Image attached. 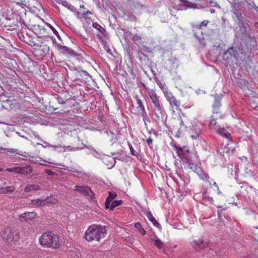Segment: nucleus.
I'll list each match as a JSON object with an SVG mask.
<instances>
[{"label": "nucleus", "mask_w": 258, "mask_h": 258, "mask_svg": "<svg viewBox=\"0 0 258 258\" xmlns=\"http://www.w3.org/2000/svg\"><path fill=\"white\" fill-rule=\"evenodd\" d=\"M175 150L180 161L183 164H187V168L193 171L197 169V162L198 157L197 155L190 152L185 147H175Z\"/></svg>", "instance_id": "nucleus-1"}, {"label": "nucleus", "mask_w": 258, "mask_h": 258, "mask_svg": "<svg viewBox=\"0 0 258 258\" xmlns=\"http://www.w3.org/2000/svg\"><path fill=\"white\" fill-rule=\"evenodd\" d=\"M106 233L105 227L100 225L90 226L85 233V238L88 241L96 240L99 241L104 237Z\"/></svg>", "instance_id": "nucleus-2"}, {"label": "nucleus", "mask_w": 258, "mask_h": 258, "mask_svg": "<svg viewBox=\"0 0 258 258\" xmlns=\"http://www.w3.org/2000/svg\"><path fill=\"white\" fill-rule=\"evenodd\" d=\"M146 90L148 96L151 100L152 103L153 104V110L154 111V115L156 118V120L159 121L160 119V115L163 114L164 109L162 107L159 100V96L157 95L155 91L153 89H150L148 88H146Z\"/></svg>", "instance_id": "nucleus-3"}, {"label": "nucleus", "mask_w": 258, "mask_h": 258, "mask_svg": "<svg viewBox=\"0 0 258 258\" xmlns=\"http://www.w3.org/2000/svg\"><path fill=\"white\" fill-rule=\"evenodd\" d=\"M42 245L57 248L60 245L58 236L51 232H46L43 233L39 239Z\"/></svg>", "instance_id": "nucleus-4"}, {"label": "nucleus", "mask_w": 258, "mask_h": 258, "mask_svg": "<svg viewBox=\"0 0 258 258\" xmlns=\"http://www.w3.org/2000/svg\"><path fill=\"white\" fill-rule=\"evenodd\" d=\"M57 202L56 199L52 197H48L45 199H37L31 201V204L33 206L36 207L44 206L47 204H55Z\"/></svg>", "instance_id": "nucleus-5"}, {"label": "nucleus", "mask_w": 258, "mask_h": 258, "mask_svg": "<svg viewBox=\"0 0 258 258\" xmlns=\"http://www.w3.org/2000/svg\"><path fill=\"white\" fill-rule=\"evenodd\" d=\"M102 162L106 165L108 169L113 167L116 163L114 158L108 155H103L102 157Z\"/></svg>", "instance_id": "nucleus-6"}, {"label": "nucleus", "mask_w": 258, "mask_h": 258, "mask_svg": "<svg viewBox=\"0 0 258 258\" xmlns=\"http://www.w3.org/2000/svg\"><path fill=\"white\" fill-rule=\"evenodd\" d=\"M2 106L6 109H12L16 107L17 101L14 99H7L2 100Z\"/></svg>", "instance_id": "nucleus-7"}, {"label": "nucleus", "mask_w": 258, "mask_h": 258, "mask_svg": "<svg viewBox=\"0 0 258 258\" xmlns=\"http://www.w3.org/2000/svg\"><path fill=\"white\" fill-rule=\"evenodd\" d=\"M214 131L217 134L224 137L227 139H229L230 137V134L224 128L219 126H216L215 128H214Z\"/></svg>", "instance_id": "nucleus-8"}, {"label": "nucleus", "mask_w": 258, "mask_h": 258, "mask_svg": "<svg viewBox=\"0 0 258 258\" xmlns=\"http://www.w3.org/2000/svg\"><path fill=\"white\" fill-rule=\"evenodd\" d=\"M36 216V213L35 212H25L19 216V220L21 221H28L34 219Z\"/></svg>", "instance_id": "nucleus-9"}, {"label": "nucleus", "mask_w": 258, "mask_h": 258, "mask_svg": "<svg viewBox=\"0 0 258 258\" xmlns=\"http://www.w3.org/2000/svg\"><path fill=\"white\" fill-rule=\"evenodd\" d=\"M192 246L196 249V250H201L203 248H204L206 245L207 243L204 242V240L199 239L198 240H194L191 243Z\"/></svg>", "instance_id": "nucleus-10"}, {"label": "nucleus", "mask_w": 258, "mask_h": 258, "mask_svg": "<svg viewBox=\"0 0 258 258\" xmlns=\"http://www.w3.org/2000/svg\"><path fill=\"white\" fill-rule=\"evenodd\" d=\"M201 133V130L198 125H192L190 132V137L193 139H198Z\"/></svg>", "instance_id": "nucleus-11"}, {"label": "nucleus", "mask_w": 258, "mask_h": 258, "mask_svg": "<svg viewBox=\"0 0 258 258\" xmlns=\"http://www.w3.org/2000/svg\"><path fill=\"white\" fill-rule=\"evenodd\" d=\"M75 190H77L79 192L84 194V195H89V193L91 192V190L90 187L88 186H79L76 185L75 186Z\"/></svg>", "instance_id": "nucleus-12"}, {"label": "nucleus", "mask_w": 258, "mask_h": 258, "mask_svg": "<svg viewBox=\"0 0 258 258\" xmlns=\"http://www.w3.org/2000/svg\"><path fill=\"white\" fill-rule=\"evenodd\" d=\"M108 194V197L105 203V208L106 209H109V208H110V204L116 197V194L113 192L109 191Z\"/></svg>", "instance_id": "nucleus-13"}, {"label": "nucleus", "mask_w": 258, "mask_h": 258, "mask_svg": "<svg viewBox=\"0 0 258 258\" xmlns=\"http://www.w3.org/2000/svg\"><path fill=\"white\" fill-rule=\"evenodd\" d=\"M59 50L64 54H70L72 56H76L77 55L76 52L74 50L66 46H60L59 47Z\"/></svg>", "instance_id": "nucleus-14"}, {"label": "nucleus", "mask_w": 258, "mask_h": 258, "mask_svg": "<svg viewBox=\"0 0 258 258\" xmlns=\"http://www.w3.org/2000/svg\"><path fill=\"white\" fill-rule=\"evenodd\" d=\"M3 238H5L7 242L10 244H12L13 243L16 242L18 239V234L14 235L13 234H8L6 237H3Z\"/></svg>", "instance_id": "nucleus-15"}, {"label": "nucleus", "mask_w": 258, "mask_h": 258, "mask_svg": "<svg viewBox=\"0 0 258 258\" xmlns=\"http://www.w3.org/2000/svg\"><path fill=\"white\" fill-rule=\"evenodd\" d=\"M162 90L164 96L168 101L174 97L172 93L168 90L165 84L164 85V87H162Z\"/></svg>", "instance_id": "nucleus-16"}, {"label": "nucleus", "mask_w": 258, "mask_h": 258, "mask_svg": "<svg viewBox=\"0 0 258 258\" xmlns=\"http://www.w3.org/2000/svg\"><path fill=\"white\" fill-rule=\"evenodd\" d=\"M92 26L93 27V28L97 30L101 34V36L98 35V37L100 38H103V37L105 36V30L104 28L102 27L101 26H100L99 24H98L97 23H93Z\"/></svg>", "instance_id": "nucleus-17"}, {"label": "nucleus", "mask_w": 258, "mask_h": 258, "mask_svg": "<svg viewBox=\"0 0 258 258\" xmlns=\"http://www.w3.org/2000/svg\"><path fill=\"white\" fill-rule=\"evenodd\" d=\"M245 37V41L247 45L250 47H254L256 44V40L254 37H251L249 35H246Z\"/></svg>", "instance_id": "nucleus-18"}, {"label": "nucleus", "mask_w": 258, "mask_h": 258, "mask_svg": "<svg viewBox=\"0 0 258 258\" xmlns=\"http://www.w3.org/2000/svg\"><path fill=\"white\" fill-rule=\"evenodd\" d=\"M147 217H148L149 220L151 221L155 226L159 229L161 228L160 224L158 222L155 218L150 212L147 214Z\"/></svg>", "instance_id": "nucleus-19"}, {"label": "nucleus", "mask_w": 258, "mask_h": 258, "mask_svg": "<svg viewBox=\"0 0 258 258\" xmlns=\"http://www.w3.org/2000/svg\"><path fill=\"white\" fill-rule=\"evenodd\" d=\"M15 189L13 186H7L4 187L0 186V194H9L13 192Z\"/></svg>", "instance_id": "nucleus-20"}, {"label": "nucleus", "mask_w": 258, "mask_h": 258, "mask_svg": "<svg viewBox=\"0 0 258 258\" xmlns=\"http://www.w3.org/2000/svg\"><path fill=\"white\" fill-rule=\"evenodd\" d=\"M222 96L220 95L218 97L217 96L215 97V100L213 105V107L214 112L216 113H217V109L221 105L220 100L221 99Z\"/></svg>", "instance_id": "nucleus-21"}, {"label": "nucleus", "mask_w": 258, "mask_h": 258, "mask_svg": "<svg viewBox=\"0 0 258 258\" xmlns=\"http://www.w3.org/2000/svg\"><path fill=\"white\" fill-rule=\"evenodd\" d=\"M32 172V168L30 166H26L19 167V174H28Z\"/></svg>", "instance_id": "nucleus-22"}, {"label": "nucleus", "mask_w": 258, "mask_h": 258, "mask_svg": "<svg viewBox=\"0 0 258 258\" xmlns=\"http://www.w3.org/2000/svg\"><path fill=\"white\" fill-rule=\"evenodd\" d=\"M151 240L153 242L154 245L158 249H161L163 247L164 245L163 243L158 237L151 238Z\"/></svg>", "instance_id": "nucleus-23"}, {"label": "nucleus", "mask_w": 258, "mask_h": 258, "mask_svg": "<svg viewBox=\"0 0 258 258\" xmlns=\"http://www.w3.org/2000/svg\"><path fill=\"white\" fill-rule=\"evenodd\" d=\"M227 53L229 54L231 56L234 58H236L238 55L237 50L233 47L229 48L226 51L224 52V57H225Z\"/></svg>", "instance_id": "nucleus-24"}, {"label": "nucleus", "mask_w": 258, "mask_h": 258, "mask_svg": "<svg viewBox=\"0 0 258 258\" xmlns=\"http://www.w3.org/2000/svg\"><path fill=\"white\" fill-rule=\"evenodd\" d=\"M85 146L86 148L89 150V153H88V154H92L94 157L97 158H99L100 157L99 153L92 146H88L87 145H85Z\"/></svg>", "instance_id": "nucleus-25"}, {"label": "nucleus", "mask_w": 258, "mask_h": 258, "mask_svg": "<svg viewBox=\"0 0 258 258\" xmlns=\"http://www.w3.org/2000/svg\"><path fill=\"white\" fill-rule=\"evenodd\" d=\"M39 189V186L36 184H28L25 188V191L26 192L36 190Z\"/></svg>", "instance_id": "nucleus-26"}, {"label": "nucleus", "mask_w": 258, "mask_h": 258, "mask_svg": "<svg viewBox=\"0 0 258 258\" xmlns=\"http://www.w3.org/2000/svg\"><path fill=\"white\" fill-rule=\"evenodd\" d=\"M135 227L138 230L139 232L142 235H145L146 231L143 228L142 226L140 223H136L135 224Z\"/></svg>", "instance_id": "nucleus-27"}, {"label": "nucleus", "mask_w": 258, "mask_h": 258, "mask_svg": "<svg viewBox=\"0 0 258 258\" xmlns=\"http://www.w3.org/2000/svg\"><path fill=\"white\" fill-rule=\"evenodd\" d=\"M136 100L137 101V103L138 105L137 108H139V109L142 111V112L145 111V107L144 106L142 100L140 99H139L138 97H136Z\"/></svg>", "instance_id": "nucleus-28"}, {"label": "nucleus", "mask_w": 258, "mask_h": 258, "mask_svg": "<svg viewBox=\"0 0 258 258\" xmlns=\"http://www.w3.org/2000/svg\"><path fill=\"white\" fill-rule=\"evenodd\" d=\"M121 203H122V201H121V200H119V201L114 200L110 204V208H109L110 209V210H113L115 207L120 205Z\"/></svg>", "instance_id": "nucleus-29"}, {"label": "nucleus", "mask_w": 258, "mask_h": 258, "mask_svg": "<svg viewBox=\"0 0 258 258\" xmlns=\"http://www.w3.org/2000/svg\"><path fill=\"white\" fill-rule=\"evenodd\" d=\"M239 28L240 31L241 33L243 34H245V36L247 34V27L243 23V22L239 23Z\"/></svg>", "instance_id": "nucleus-30"}, {"label": "nucleus", "mask_w": 258, "mask_h": 258, "mask_svg": "<svg viewBox=\"0 0 258 258\" xmlns=\"http://www.w3.org/2000/svg\"><path fill=\"white\" fill-rule=\"evenodd\" d=\"M62 5L72 12H74L75 10V7L66 1L62 2Z\"/></svg>", "instance_id": "nucleus-31"}, {"label": "nucleus", "mask_w": 258, "mask_h": 258, "mask_svg": "<svg viewBox=\"0 0 258 258\" xmlns=\"http://www.w3.org/2000/svg\"><path fill=\"white\" fill-rule=\"evenodd\" d=\"M35 162L37 163H39L40 165H45V166L46 165L44 163V162H47L48 163L52 164H55L54 163H53L52 162H50V161L45 160H44V159H42L41 158H37L36 159Z\"/></svg>", "instance_id": "nucleus-32"}, {"label": "nucleus", "mask_w": 258, "mask_h": 258, "mask_svg": "<svg viewBox=\"0 0 258 258\" xmlns=\"http://www.w3.org/2000/svg\"><path fill=\"white\" fill-rule=\"evenodd\" d=\"M169 103L171 105L175 106L176 108L180 106V102L177 100L174 97H173L171 100L169 101Z\"/></svg>", "instance_id": "nucleus-33"}, {"label": "nucleus", "mask_w": 258, "mask_h": 258, "mask_svg": "<svg viewBox=\"0 0 258 258\" xmlns=\"http://www.w3.org/2000/svg\"><path fill=\"white\" fill-rule=\"evenodd\" d=\"M6 171L9 172H14L15 174H19V167H16L10 168H7Z\"/></svg>", "instance_id": "nucleus-34"}, {"label": "nucleus", "mask_w": 258, "mask_h": 258, "mask_svg": "<svg viewBox=\"0 0 258 258\" xmlns=\"http://www.w3.org/2000/svg\"><path fill=\"white\" fill-rule=\"evenodd\" d=\"M63 148H64V150H63L64 151H66V149H68L70 151H75L76 150H82L83 149V148H81V147H77V148L72 147V146H69L68 147H64Z\"/></svg>", "instance_id": "nucleus-35"}, {"label": "nucleus", "mask_w": 258, "mask_h": 258, "mask_svg": "<svg viewBox=\"0 0 258 258\" xmlns=\"http://www.w3.org/2000/svg\"><path fill=\"white\" fill-rule=\"evenodd\" d=\"M210 126L212 129L214 130V128H215L216 126L215 127V125L216 124V121L214 118H211L210 120Z\"/></svg>", "instance_id": "nucleus-36"}, {"label": "nucleus", "mask_w": 258, "mask_h": 258, "mask_svg": "<svg viewBox=\"0 0 258 258\" xmlns=\"http://www.w3.org/2000/svg\"><path fill=\"white\" fill-rule=\"evenodd\" d=\"M39 140L43 142V144H41L40 143H37V144L38 145H42V146L43 148H47V147H51V145H50L48 143H47V142H46L45 141H43L41 139H39Z\"/></svg>", "instance_id": "nucleus-37"}, {"label": "nucleus", "mask_w": 258, "mask_h": 258, "mask_svg": "<svg viewBox=\"0 0 258 258\" xmlns=\"http://www.w3.org/2000/svg\"><path fill=\"white\" fill-rule=\"evenodd\" d=\"M199 177L201 179L203 180H206L207 179V176L206 174H204L203 172H201L200 173L197 172Z\"/></svg>", "instance_id": "nucleus-38"}, {"label": "nucleus", "mask_w": 258, "mask_h": 258, "mask_svg": "<svg viewBox=\"0 0 258 258\" xmlns=\"http://www.w3.org/2000/svg\"><path fill=\"white\" fill-rule=\"evenodd\" d=\"M5 152L7 153L16 154L17 150L14 149H4Z\"/></svg>", "instance_id": "nucleus-39"}, {"label": "nucleus", "mask_w": 258, "mask_h": 258, "mask_svg": "<svg viewBox=\"0 0 258 258\" xmlns=\"http://www.w3.org/2000/svg\"><path fill=\"white\" fill-rule=\"evenodd\" d=\"M133 40L136 42V43H140L141 41V37L137 35H135L133 36Z\"/></svg>", "instance_id": "nucleus-40"}, {"label": "nucleus", "mask_w": 258, "mask_h": 258, "mask_svg": "<svg viewBox=\"0 0 258 258\" xmlns=\"http://www.w3.org/2000/svg\"><path fill=\"white\" fill-rule=\"evenodd\" d=\"M129 148L131 154L133 156H136L137 155L136 154V151L134 150L133 146L132 145H129Z\"/></svg>", "instance_id": "nucleus-41"}, {"label": "nucleus", "mask_w": 258, "mask_h": 258, "mask_svg": "<svg viewBox=\"0 0 258 258\" xmlns=\"http://www.w3.org/2000/svg\"><path fill=\"white\" fill-rule=\"evenodd\" d=\"M209 183L215 186L216 188V189H218V186L217 184L213 179H211V180L209 181Z\"/></svg>", "instance_id": "nucleus-42"}, {"label": "nucleus", "mask_w": 258, "mask_h": 258, "mask_svg": "<svg viewBox=\"0 0 258 258\" xmlns=\"http://www.w3.org/2000/svg\"><path fill=\"white\" fill-rule=\"evenodd\" d=\"M182 4L184 5L186 7H190V5L191 4L190 3L186 1H182Z\"/></svg>", "instance_id": "nucleus-43"}, {"label": "nucleus", "mask_w": 258, "mask_h": 258, "mask_svg": "<svg viewBox=\"0 0 258 258\" xmlns=\"http://www.w3.org/2000/svg\"><path fill=\"white\" fill-rule=\"evenodd\" d=\"M209 23V21L208 20H204L201 23V25H200V28L202 27V26H204V27H206L208 24Z\"/></svg>", "instance_id": "nucleus-44"}, {"label": "nucleus", "mask_w": 258, "mask_h": 258, "mask_svg": "<svg viewBox=\"0 0 258 258\" xmlns=\"http://www.w3.org/2000/svg\"><path fill=\"white\" fill-rule=\"evenodd\" d=\"M147 143L148 146L151 147V145H152L153 140L151 138H149L147 140Z\"/></svg>", "instance_id": "nucleus-45"}, {"label": "nucleus", "mask_w": 258, "mask_h": 258, "mask_svg": "<svg viewBox=\"0 0 258 258\" xmlns=\"http://www.w3.org/2000/svg\"><path fill=\"white\" fill-rule=\"evenodd\" d=\"M47 26L53 31V33L56 34L57 33L56 30L54 28L53 26H52L49 24H48Z\"/></svg>", "instance_id": "nucleus-46"}, {"label": "nucleus", "mask_w": 258, "mask_h": 258, "mask_svg": "<svg viewBox=\"0 0 258 258\" xmlns=\"http://www.w3.org/2000/svg\"><path fill=\"white\" fill-rule=\"evenodd\" d=\"M133 12L136 14V15H138V14H140L141 13V12L140 11H138V8H135L134 11H133Z\"/></svg>", "instance_id": "nucleus-47"}, {"label": "nucleus", "mask_w": 258, "mask_h": 258, "mask_svg": "<svg viewBox=\"0 0 258 258\" xmlns=\"http://www.w3.org/2000/svg\"><path fill=\"white\" fill-rule=\"evenodd\" d=\"M179 120H180V123H179V124H180V125L181 126H184L185 127H187V124H185V125H184V120H182L181 118H180V119H179Z\"/></svg>", "instance_id": "nucleus-48"}, {"label": "nucleus", "mask_w": 258, "mask_h": 258, "mask_svg": "<svg viewBox=\"0 0 258 258\" xmlns=\"http://www.w3.org/2000/svg\"><path fill=\"white\" fill-rule=\"evenodd\" d=\"M45 172L49 175H52L53 174V172L51 170L48 169L46 170Z\"/></svg>", "instance_id": "nucleus-49"}, {"label": "nucleus", "mask_w": 258, "mask_h": 258, "mask_svg": "<svg viewBox=\"0 0 258 258\" xmlns=\"http://www.w3.org/2000/svg\"><path fill=\"white\" fill-rule=\"evenodd\" d=\"M51 147H52L54 150H56L61 147L60 145H51Z\"/></svg>", "instance_id": "nucleus-50"}, {"label": "nucleus", "mask_w": 258, "mask_h": 258, "mask_svg": "<svg viewBox=\"0 0 258 258\" xmlns=\"http://www.w3.org/2000/svg\"><path fill=\"white\" fill-rule=\"evenodd\" d=\"M210 253L211 254L214 255V250L212 248H210Z\"/></svg>", "instance_id": "nucleus-51"}, {"label": "nucleus", "mask_w": 258, "mask_h": 258, "mask_svg": "<svg viewBox=\"0 0 258 258\" xmlns=\"http://www.w3.org/2000/svg\"><path fill=\"white\" fill-rule=\"evenodd\" d=\"M210 3L211 4H214V6H218V4H217V3H216L212 2H211V1L210 2Z\"/></svg>", "instance_id": "nucleus-52"}, {"label": "nucleus", "mask_w": 258, "mask_h": 258, "mask_svg": "<svg viewBox=\"0 0 258 258\" xmlns=\"http://www.w3.org/2000/svg\"><path fill=\"white\" fill-rule=\"evenodd\" d=\"M173 60L176 61V59H169L168 61H169V62H172Z\"/></svg>", "instance_id": "nucleus-53"}, {"label": "nucleus", "mask_w": 258, "mask_h": 258, "mask_svg": "<svg viewBox=\"0 0 258 258\" xmlns=\"http://www.w3.org/2000/svg\"><path fill=\"white\" fill-rule=\"evenodd\" d=\"M210 12H211V13H215V10H214V9H211L210 10Z\"/></svg>", "instance_id": "nucleus-54"}, {"label": "nucleus", "mask_w": 258, "mask_h": 258, "mask_svg": "<svg viewBox=\"0 0 258 258\" xmlns=\"http://www.w3.org/2000/svg\"><path fill=\"white\" fill-rule=\"evenodd\" d=\"M217 190H218V194H221V191L220 190L219 188H218V189H217Z\"/></svg>", "instance_id": "nucleus-55"}, {"label": "nucleus", "mask_w": 258, "mask_h": 258, "mask_svg": "<svg viewBox=\"0 0 258 258\" xmlns=\"http://www.w3.org/2000/svg\"><path fill=\"white\" fill-rule=\"evenodd\" d=\"M165 84V83L164 84H162L161 83V85L160 86V88L162 89L163 87H164V85Z\"/></svg>", "instance_id": "nucleus-56"}, {"label": "nucleus", "mask_w": 258, "mask_h": 258, "mask_svg": "<svg viewBox=\"0 0 258 258\" xmlns=\"http://www.w3.org/2000/svg\"><path fill=\"white\" fill-rule=\"evenodd\" d=\"M44 258H52L51 256H49V255H47L45 257H44Z\"/></svg>", "instance_id": "nucleus-57"}, {"label": "nucleus", "mask_w": 258, "mask_h": 258, "mask_svg": "<svg viewBox=\"0 0 258 258\" xmlns=\"http://www.w3.org/2000/svg\"><path fill=\"white\" fill-rule=\"evenodd\" d=\"M135 20V18H131V20L133 21V20Z\"/></svg>", "instance_id": "nucleus-58"}, {"label": "nucleus", "mask_w": 258, "mask_h": 258, "mask_svg": "<svg viewBox=\"0 0 258 258\" xmlns=\"http://www.w3.org/2000/svg\"><path fill=\"white\" fill-rule=\"evenodd\" d=\"M16 4H17V5H20V2H18V3H17Z\"/></svg>", "instance_id": "nucleus-59"}, {"label": "nucleus", "mask_w": 258, "mask_h": 258, "mask_svg": "<svg viewBox=\"0 0 258 258\" xmlns=\"http://www.w3.org/2000/svg\"><path fill=\"white\" fill-rule=\"evenodd\" d=\"M139 9L142 10L143 9V7L141 6V8H139Z\"/></svg>", "instance_id": "nucleus-60"}, {"label": "nucleus", "mask_w": 258, "mask_h": 258, "mask_svg": "<svg viewBox=\"0 0 258 258\" xmlns=\"http://www.w3.org/2000/svg\"><path fill=\"white\" fill-rule=\"evenodd\" d=\"M52 40H53V39H54V40H55V38L53 37H52Z\"/></svg>", "instance_id": "nucleus-61"}, {"label": "nucleus", "mask_w": 258, "mask_h": 258, "mask_svg": "<svg viewBox=\"0 0 258 258\" xmlns=\"http://www.w3.org/2000/svg\"><path fill=\"white\" fill-rule=\"evenodd\" d=\"M214 253H215V254H216V253H217V250H215V251H214Z\"/></svg>", "instance_id": "nucleus-62"}, {"label": "nucleus", "mask_w": 258, "mask_h": 258, "mask_svg": "<svg viewBox=\"0 0 258 258\" xmlns=\"http://www.w3.org/2000/svg\"><path fill=\"white\" fill-rule=\"evenodd\" d=\"M0 123H3V124H6V123H5V122H1V121L0 122Z\"/></svg>", "instance_id": "nucleus-63"}, {"label": "nucleus", "mask_w": 258, "mask_h": 258, "mask_svg": "<svg viewBox=\"0 0 258 258\" xmlns=\"http://www.w3.org/2000/svg\"><path fill=\"white\" fill-rule=\"evenodd\" d=\"M178 9L182 10V9H184V8H179Z\"/></svg>", "instance_id": "nucleus-64"}]
</instances>
